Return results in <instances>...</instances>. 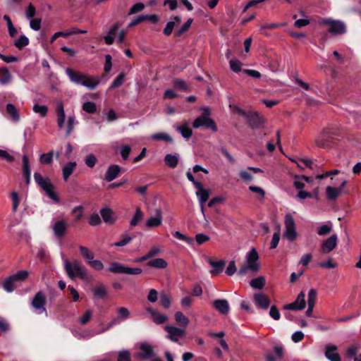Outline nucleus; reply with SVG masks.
<instances>
[{"instance_id":"4c0bfd02","label":"nucleus","mask_w":361,"mask_h":361,"mask_svg":"<svg viewBox=\"0 0 361 361\" xmlns=\"http://www.w3.org/2000/svg\"><path fill=\"white\" fill-rule=\"evenodd\" d=\"M317 300V292L314 289H310L308 293L307 305L314 306Z\"/></svg>"},{"instance_id":"c756f323","label":"nucleus","mask_w":361,"mask_h":361,"mask_svg":"<svg viewBox=\"0 0 361 361\" xmlns=\"http://www.w3.org/2000/svg\"><path fill=\"white\" fill-rule=\"evenodd\" d=\"M16 282V281H14L12 276H11L10 277L7 278L4 281V283H3L4 289L8 293L12 292L16 288V285H15Z\"/></svg>"},{"instance_id":"680f3d73","label":"nucleus","mask_w":361,"mask_h":361,"mask_svg":"<svg viewBox=\"0 0 361 361\" xmlns=\"http://www.w3.org/2000/svg\"><path fill=\"white\" fill-rule=\"evenodd\" d=\"M186 176H187L188 179L193 183V185L195 188H200V184H202V183L198 181H196L195 180V178L190 171H188L186 173Z\"/></svg>"},{"instance_id":"6e6552de","label":"nucleus","mask_w":361,"mask_h":361,"mask_svg":"<svg viewBox=\"0 0 361 361\" xmlns=\"http://www.w3.org/2000/svg\"><path fill=\"white\" fill-rule=\"evenodd\" d=\"M253 302L257 307L267 310L270 305V300L263 293H256L253 295Z\"/></svg>"},{"instance_id":"6e6d98bb","label":"nucleus","mask_w":361,"mask_h":361,"mask_svg":"<svg viewBox=\"0 0 361 361\" xmlns=\"http://www.w3.org/2000/svg\"><path fill=\"white\" fill-rule=\"evenodd\" d=\"M72 212L75 214V219L79 221L82 216L83 208L82 206H77L73 208Z\"/></svg>"},{"instance_id":"412c9836","label":"nucleus","mask_w":361,"mask_h":361,"mask_svg":"<svg viewBox=\"0 0 361 361\" xmlns=\"http://www.w3.org/2000/svg\"><path fill=\"white\" fill-rule=\"evenodd\" d=\"M93 293L96 298L104 299L107 296L106 289L102 283H99L93 288Z\"/></svg>"},{"instance_id":"79ce46f5","label":"nucleus","mask_w":361,"mask_h":361,"mask_svg":"<svg viewBox=\"0 0 361 361\" xmlns=\"http://www.w3.org/2000/svg\"><path fill=\"white\" fill-rule=\"evenodd\" d=\"M92 268H93L95 270L100 271L104 268L103 263L99 260V259H94L89 262L88 264Z\"/></svg>"},{"instance_id":"9d476101","label":"nucleus","mask_w":361,"mask_h":361,"mask_svg":"<svg viewBox=\"0 0 361 361\" xmlns=\"http://www.w3.org/2000/svg\"><path fill=\"white\" fill-rule=\"evenodd\" d=\"M337 235L334 234L324 240L322 244V252L327 254L334 250L337 245Z\"/></svg>"},{"instance_id":"a19ab883","label":"nucleus","mask_w":361,"mask_h":361,"mask_svg":"<svg viewBox=\"0 0 361 361\" xmlns=\"http://www.w3.org/2000/svg\"><path fill=\"white\" fill-rule=\"evenodd\" d=\"M193 299L189 296H185L181 298L180 303L184 309L190 308L192 306Z\"/></svg>"},{"instance_id":"f257e3e1","label":"nucleus","mask_w":361,"mask_h":361,"mask_svg":"<svg viewBox=\"0 0 361 361\" xmlns=\"http://www.w3.org/2000/svg\"><path fill=\"white\" fill-rule=\"evenodd\" d=\"M260 269L259 255L255 248H252L245 255V262L238 270V275L243 276L247 273H257Z\"/></svg>"},{"instance_id":"c03bdc74","label":"nucleus","mask_w":361,"mask_h":361,"mask_svg":"<svg viewBox=\"0 0 361 361\" xmlns=\"http://www.w3.org/2000/svg\"><path fill=\"white\" fill-rule=\"evenodd\" d=\"M269 316L274 320H279L281 317L279 310L276 306H271L269 310Z\"/></svg>"},{"instance_id":"bf43d9fd","label":"nucleus","mask_w":361,"mask_h":361,"mask_svg":"<svg viewBox=\"0 0 361 361\" xmlns=\"http://www.w3.org/2000/svg\"><path fill=\"white\" fill-rule=\"evenodd\" d=\"M337 264L332 262L331 259H329L327 262H322L319 264V267L322 268H335L336 267Z\"/></svg>"},{"instance_id":"2f4dec72","label":"nucleus","mask_w":361,"mask_h":361,"mask_svg":"<svg viewBox=\"0 0 361 361\" xmlns=\"http://www.w3.org/2000/svg\"><path fill=\"white\" fill-rule=\"evenodd\" d=\"M132 239L133 238L128 234L122 235L121 237V240L118 242L111 244V246H112V247H123V246L126 245L128 243H129L130 242H131Z\"/></svg>"},{"instance_id":"a211bd4d","label":"nucleus","mask_w":361,"mask_h":361,"mask_svg":"<svg viewBox=\"0 0 361 361\" xmlns=\"http://www.w3.org/2000/svg\"><path fill=\"white\" fill-rule=\"evenodd\" d=\"M76 166L75 161H68L62 166L63 178L65 181L69 178Z\"/></svg>"},{"instance_id":"864d4df0","label":"nucleus","mask_w":361,"mask_h":361,"mask_svg":"<svg viewBox=\"0 0 361 361\" xmlns=\"http://www.w3.org/2000/svg\"><path fill=\"white\" fill-rule=\"evenodd\" d=\"M304 338V334L300 331H298L293 334L291 338L294 343H298L300 341H302Z\"/></svg>"},{"instance_id":"a878e982","label":"nucleus","mask_w":361,"mask_h":361,"mask_svg":"<svg viewBox=\"0 0 361 361\" xmlns=\"http://www.w3.org/2000/svg\"><path fill=\"white\" fill-rule=\"evenodd\" d=\"M265 278L264 276H259L256 279H252L250 284V286L255 289L261 290L265 285Z\"/></svg>"},{"instance_id":"dca6fc26","label":"nucleus","mask_w":361,"mask_h":361,"mask_svg":"<svg viewBox=\"0 0 361 361\" xmlns=\"http://www.w3.org/2000/svg\"><path fill=\"white\" fill-rule=\"evenodd\" d=\"M121 172V168L117 165H111L106 170L105 173V180L111 182L116 178Z\"/></svg>"},{"instance_id":"5fc2aeb1","label":"nucleus","mask_w":361,"mask_h":361,"mask_svg":"<svg viewBox=\"0 0 361 361\" xmlns=\"http://www.w3.org/2000/svg\"><path fill=\"white\" fill-rule=\"evenodd\" d=\"M240 178L246 182L250 181L252 180V175L246 170H242L240 171Z\"/></svg>"},{"instance_id":"052dcab7","label":"nucleus","mask_w":361,"mask_h":361,"mask_svg":"<svg viewBox=\"0 0 361 361\" xmlns=\"http://www.w3.org/2000/svg\"><path fill=\"white\" fill-rule=\"evenodd\" d=\"M10 329L8 323L3 319H0V331L1 332L6 333Z\"/></svg>"},{"instance_id":"8fccbe9b","label":"nucleus","mask_w":361,"mask_h":361,"mask_svg":"<svg viewBox=\"0 0 361 361\" xmlns=\"http://www.w3.org/2000/svg\"><path fill=\"white\" fill-rule=\"evenodd\" d=\"M249 190L252 192L257 193L261 198H263L264 197L265 192L264 190L260 187L250 185L249 187Z\"/></svg>"},{"instance_id":"09e8293b","label":"nucleus","mask_w":361,"mask_h":361,"mask_svg":"<svg viewBox=\"0 0 361 361\" xmlns=\"http://www.w3.org/2000/svg\"><path fill=\"white\" fill-rule=\"evenodd\" d=\"M279 240H280V233H279V231H277V232L274 233L273 235L271 245H270V248L271 249L276 248L279 243Z\"/></svg>"},{"instance_id":"0e129e2a","label":"nucleus","mask_w":361,"mask_h":361,"mask_svg":"<svg viewBox=\"0 0 361 361\" xmlns=\"http://www.w3.org/2000/svg\"><path fill=\"white\" fill-rule=\"evenodd\" d=\"M298 196L299 198L302 200H305L306 198H310L312 197V194L310 192H308L305 190H299Z\"/></svg>"},{"instance_id":"ea45409f","label":"nucleus","mask_w":361,"mask_h":361,"mask_svg":"<svg viewBox=\"0 0 361 361\" xmlns=\"http://www.w3.org/2000/svg\"><path fill=\"white\" fill-rule=\"evenodd\" d=\"M160 302L164 308L168 309L171 306V298L166 294H161L160 296Z\"/></svg>"},{"instance_id":"423d86ee","label":"nucleus","mask_w":361,"mask_h":361,"mask_svg":"<svg viewBox=\"0 0 361 361\" xmlns=\"http://www.w3.org/2000/svg\"><path fill=\"white\" fill-rule=\"evenodd\" d=\"M45 296L42 292H38L32 301V306L37 314L46 313Z\"/></svg>"},{"instance_id":"58836bf2","label":"nucleus","mask_w":361,"mask_h":361,"mask_svg":"<svg viewBox=\"0 0 361 361\" xmlns=\"http://www.w3.org/2000/svg\"><path fill=\"white\" fill-rule=\"evenodd\" d=\"M92 316V311L90 310H87L80 317V323L82 325L86 324L88 322L90 321Z\"/></svg>"},{"instance_id":"f3484780","label":"nucleus","mask_w":361,"mask_h":361,"mask_svg":"<svg viewBox=\"0 0 361 361\" xmlns=\"http://www.w3.org/2000/svg\"><path fill=\"white\" fill-rule=\"evenodd\" d=\"M154 355V350L151 345L147 343H142L140 346V352L137 354L138 357L150 358Z\"/></svg>"},{"instance_id":"338daca9","label":"nucleus","mask_w":361,"mask_h":361,"mask_svg":"<svg viewBox=\"0 0 361 361\" xmlns=\"http://www.w3.org/2000/svg\"><path fill=\"white\" fill-rule=\"evenodd\" d=\"M274 352H275L276 356L278 358H281L283 355V349L282 346H281V345H276L274 347Z\"/></svg>"},{"instance_id":"bb28decb","label":"nucleus","mask_w":361,"mask_h":361,"mask_svg":"<svg viewBox=\"0 0 361 361\" xmlns=\"http://www.w3.org/2000/svg\"><path fill=\"white\" fill-rule=\"evenodd\" d=\"M310 178L306 176H302L301 178H296L294 180V186L298 190H302L304 188L306 187V183H310Z\"/></svg>"},{"instance_id":"4d7b16f0","label":"nucleus","mask_w":361,"mask_h":361,"mask_svg":"<svg viewBox=\"0 0 361 361\" xmlns=\"http://www.w3.org/2000/svg\"><path fill=\"white\" fill-rule=\"evenodd\" d=\"M157 291L154 289H151L149 291L148 295H147V300L151 302H154L157 300Z\"/></svg>"},{"instance_id":"7c9ffc66","label":"nucleus","mask_w":361,"mask_h":361,"mask_svg":"<svg viewBox=\"0 0 361 361\" xmlns=\"http://www.w3.org/2000/svg\"><path fill=\"white\" fill-rule=\"evenodd\" d=\"M333 229L332 224L328 222L326 224L322 225L317 229V233L319 235H325L331 232Z\"/></svg>"},{"instance_id":"9b49d317","label":"nucleus","mask_w":361,"mask_h":361,"mask_svg":"<svg viewBox=\"0 0 361 361\" xmlns=\"http://www.w3.org/2000/svg\"><path fill=\"white\" fill-rule=\"evenodd\" d=\"M207 262L212 267V269L210 271V274L212 276H219L221 274L226 265L224 260L214 261L209 258L207 259Z\"/></svg>"},{"instance_id":"e433bc0d","label":"nucleus","mask_w":361,"mask_h":361,"mask_svg":"<svg viewBox=\"0 0 361 361\" xmlns=\"http://www.w3.org/2000/svg\"><path fill=\"white\" fill-rule=\"evenodd\" d=\"M28 271L26 270H20L16 274L12 275L13 279L16 281H20L25 280L28 276Z\"/></svg>"},{"instance_id":"ddd939ff","label":"nucleus","mask_w":361,"mask_h":361,"mask_svg":"<svg viewBox=\"0 0 361 361\" xmlns=\"http://www.w3.org/2000/svg\"><path fill=\"white\" fill-rule=\"evenodd\" d=\"M197 192L196 195L198 198L201 210L204 211V204L208 200L209 197V190L203 188V185L200 184V188H196Z\"/></svg>"},{"instance_id":"c85d7f7f","label":"nucleus","mask_w":361,"mask_h":361,"mask_svg":"<svg viewBox=\"0 0 361 361\" xmlns=\"http://www.w3.org/2000/svg\"><path fill=\"white\" fill-rule=\"evenodd\" d=\"M174 318L176 323L180 325L187 326L189 324V319L181 312H176Z\"/></svg>"},{"instance_id":"2eb2a0df","label":"nucleus","mask_w":361,"mask_h":361,"mask_svg":"<svg viewBox=\"0 0 361 361\" xmlns=\"http://www.w3.org/2000/svg\"><path fill=\"white\" fill-rule=\"evenodd\" d=\"M212 305L213 307L222 314H227L230 310L229 303L225 299L215 300Z\"/></svg>"},{"instance_id":"c9c22d12","label":"nucleus","mask_w":361,"mask_h":361,"mask_svg":"<svg viewBox=\"0 0 361 361\" xmlns=\"http://www.w3.org/2000/svg\"><path fill=\"white\" fill-rule=\"evenodd\" d=\"M108 269L114 273L124 274L125 266L117 262H114L109 267Z\"/></svg>"},{"instance_id":"0eeeda50","label":"nucleus","mask_w":361,"mask_h":361,"mask_svg":"<svg viewBox=\"0 0 361 361\" xmlns=\"http://www.w3.org/2000/svg\"><path fill=\"white\" fill-rule=\"evenodd\" d=\"M305 295L303 292H300L296 300L291 303L287 304L284 306L285 310H301L305 307Z\"/></svg>"},{"instance_id":"37998d69","label":"nucleus","mask_w":361,"mask_h":361,"mask_svg":"<svg viewBox=\"0 0 361 361\" xmlns=\"http://www.w3.org/2000/svg\"><path fill=\"white\" fill-rule=\"evenodd\" d=\"M101 222L100 216L97 214H92L89 218V224L92 226H98Z\"/></svg>"},{"instance_id":"4be33fe9","label":"nucleus","mask_w":361,"mask_h":361,"mask_svg":"<svg viewBox=\"0 0 361 361\" xmlns=\"http://www.w3.org/2000/svg\"><path fill=\"white\" fill-rule=\"evenodd\" d=\"M100 214L106 224H111L114 222L113 218V211L109 208H103L100 211Z\"/></svg>"},{"instance_id":"3c124183","label":"nucleus","mask_w":361,"mask_h":361,"mask_svg":"<svg viewBox=\"0 0 361 361\" xmlns=\"http://www.w3.org/2000/svg\"><path fill=\"white\" fill-rule=\"evenodd\" d=\"M209 240V237L207 235L199 233L195 236V240L197 244L201 245Z\"/></svg>"},{"instance_id":"39448f33","label":"nucleus","mask_w":361,"mask_h":361,"mask_svg":"<svg viewBox=\"0 0 361 361\" xmlns=\"http://www.w3.org/2000/svg\"><path fill=\"white\" fill-rule=\"evenodd\" d=\"M164 330L167 333L166 338L175 343H178L179 338H182L185 333V330L171 325L165 326Z\"/></svg>"},{"instance_id":"72a5a7b5","label":"nucleus","mask_w":361,"mask_h":361,"mask_svg":"<svg viewBox=\"0 0 361 361\" xmlns=\"http://www.w3.org/2000/svg\"><path fill=\"white\" fill-rule=\"evenodd\" d=\"M173 235L176 238H177V239H178L180 240H183V241L185 242L189 245H192L193 243H194V240L192 238H188V237L185 236V235H183V233H181L179 231L173 232Z\"/></svg>"},{"instance_id":"f704fd0d","label":"nucleus","mask_w":361,"mask_h":361,"mask_svg":"<svg viewBox=\"0 0 361 361\" xmlns=\"http://www.w3.org/2000/svg\"><path fill=\"white\" fill-rule=\"evenodd\" d=\"M152 319L156 324H160L165 322L167 320L168 317L165 314H163L157 311L154 313V314L152 317Z\"/></svg>"},{"instance_id":"b1692460","label":"nucleus","mask_w":361,"mask_h":361,"mask_svg":"<svg viewBox=\"0 0 361 361\" xmlns=\"http://www.w3.org/2000/svg\"><path fill=\"white\" fill-rule=\"evenodd\" d=\"M144 212L141 210L140 208H137L135 209V214L130 222V227L136 226L140 221H141L144 218Z\"/></svg>"},{"instance_id":"13d9d810","label":"nucleus","mask_w":361,"mask_h":361,"mask_svg":"<svg viewBox=\"0 0 361 361\" xmlns=\"http://www.w3.org/2000/svg\"><path fill=\"white\" fill-rule=\"evenodd\" d=\"M312 255L310 253L305 254L302 256L300 263L303 266H307L312 259Z\"/></svg>"},{"instance_id":"20e7f679","label":"nucleus","mask_w":361,"mask_h":361,"mask_svg":"<svg viewBox=\"0 0 361 361\" xmlns=\"http://www.w3.org/2000/svg\"><path fill=\"white\" fill-rule=\"evenodd\" d=\"M286 231L284 236L290 241H293L297 237L295 231V224L293 217L290 214H287L285 216Z\"/></svg>"},{"instance_id":"4468645a","label":"nucleus","mask_w":361,"mask_h":361,"mask_svg":"<svg viewBox=\"0 0 361 361\" xmlns=\"http://www.w3.org/2000/svg\"><path fill=\"white\" fill-rule=\"evenodd\" d=\"M54 233L58 238H61L66 233L67 224L64 220L58 221L52 226Z\"/></svg>"},{"instance_id":"6ab92c4d","label":"nucleus","mask_w":361,"mask_h":361,"mask_svg":"<svg viewBox=\"0 0 361 361\" xmlns=\"http://www.w3.org/2000/svg\"><path fill=\"white\" fill-rule=\"evenodd\" d=\"M341 194V188H336L333 186H327L326 188V196L329 200H336Z\"/></svg>"},{"instance_id":"473e14b6","label":"nucleus","mask_w":361,"mask_h":361,"mask_svg":"<svg viewBox=\"0 0 361 361\" xmlns=\"http://www.w3.org/2000/svg\"><path fill=\"white\" fill-rule=\"evenodd\" d=\"M11 197L12 200V210L16 212L18 209V207L20 202V197L18 193L16 191H13L11 193Z\"/></svg>"},{"instance_id":"a18cd8bd","label":"nucleus","mask_w":361,"mask_h":361,"mask_svg":"<svg viewBox=\"0 0 361 361\" xmlns=\"http://www.w3.org/2000/svg\"><path fill=\"white\" fill-rule=\"evenodd\" d=\"M117 361H130V353L128 350H122L118 353Z\"/></svg>"},{"instance_id":"f03ea898","label":"nucleus","mask_w":361,"mask_h":361,"mask_svg":"<svg viewBox=\"0 0 361 361\" xmlns=\"http://www.w3.org/2000/svg\"><path fill=\"white\" fill-rule=\"evenodd\" d=\"M64 270L69 279L73 280L78 277L82 280H87V271L77 260L70 262L67 259H63Z\"/></svg>"},{"instance_id":"f8f14e48","label":"nucleus","mask_w":361,"mask_h":361,"mask_svg":"<svg viewBox=\"0 0 361 361\" xmlns=\"http://www.w3.org/2000/svg\"><path fill=\"white\" fill-rule=\"evenodd\" d=\"M337 346L333 344H328L325 347V357L329 361H341V357L337 351Z\"/></svg>"},{"instance_id":"5701e85b","label":"nucleus","mask_w":361,"mask_h":361,"mask_svg":"<svg viewBox=\"0 0 361 361\" xmlns=\"http://www.w3.org/2000/svg\"><path fill=\"white\" fill-rule=\"evenodd\" d=\"M23 175L27 185H29L31 180V170L28 159H24L23 164Z\"/></svg>"},{"instance_id":"7ed1b4c3","label":"nucleus","mask_w":361,"mask_h":361,"mask_svg":"<svg viewBox=\"0 0 361 361\" xmlns=\"http://www.w3.org/2000/svg\"><path fill=\"white\" fill-rule=\"evenodd\" d=\"M34 178L37 184L46 192L50 199L56 202L59 201L50 179L42 176L39 173H34Z\"/></svg>"},{"instance_id":"603ef678","label":"nucleus","mask_w":361,"mask_h":361,"mask_svg":"<svg viewBox=\"0 0 361 361\" xmlns=\"http://www.w3.org/2000/svg\"><path fill=\"white\" fill-rule=\"evenodd\" d=\"M161 249L160 246L154 245L152 247H151V249L147 254L148 255L149 258H152V257L159 255L161 252Z\"/></svg>"},{"instance_id":"de8ad7c7","label":"nucleus","mask_w":361,"mask_h":361,"mask_svg":"<svg viewBox=\"0 0 361 361\" xmlns=\"http://www.w3.org/2000/svg\"><path fill=\"white\" fill-rule=\"evenodd\" d=\"M236 266L235 261L232 260L229 262L228 266L226 270V274L228 276H233L236 272Z\"/></svg>"},{"instance_id":"49530a36","label":"nucleus","mask_w":361,"mask_h":361,"mask_svg":"<svg viewBox=\"0 0 361 361\" xmlns=\"http://www.w3.org/2000/svg\"><path fill=\"white\" fill-rule=\"evenodd\" d=\"M142 272L140 268H131L125 267L124 274L130 275H139Z\"/></svg>"},{"instance_id":"e2e57ef3","label":"nucleus","mask_w":361,"mask_h":361,"mask_svg":"<svg viewBox=\"0 0 361 361\" xmlns=\"http://www.w3.org/2000/svg\"><path fill=\"white\" fill-rule=\"evenodd\" d=\"M295 161V163L298 164V166L302 167L301 165L303 164L305 166H309L312 164L311 159H294Z\"/></svg>"},{"instance_id":"1a4fd4ad","label":"nucleus","mask_w":361,"mask_h":361,"mask_svg":"<svg viewBox=\"0 0 361 361\" xmlns=\"http://www.w3.org/2000/svg\"><path fill=\"white\" fill-rule=\"evenodd\" d=\"M155 216H150L145 222V226L148 228L159 227L163 221L162 212L160 209H156Z\"/></svg>"},{"instance_id":"393cba45","label":"nucleus","mask_w":361,"mask_h":361,"mask_svg":"<svg viewBox=\"0 0 361 361\" xmlns=\"http://www.w3.org/2000/svg\"><path fill=\"white\" fill-rule=\"evenodd\" d=\"M147 265L150 267L165 269L167 267L168 263L165 259L162 258H157L149 261Z\"/></svg>"},{"instance_id":"cd10ccee","label":"nucleus","mask_w":361,"mask_h":361,"mask_svg":"<svg viewBox=\"0 0 361 361\" xmlns=\"http://www.w3.org/2000/svg\"><path fill=\"white\" fill-rule=\"evenodd\" d=\"M116 313L118 314V317L116 319H117V324L119 322V321L127 319L130 317V311L126 307L118 308L116 310Z\"/></svg>"},{"instance_id":"69168bd1","label":"nucleus","mask_w":361,"mask_h":361,"mask_svg":"<svg viewBox=\"0 0 361 361\" xmlns=\"http://www.w3.org/2000/svg\"><path fill=\"white\" fill-rule=\"evenodd\" d=\"M117 324V319H114L111 322H110L104 328H103L102 330H100L97 334H102L106 331H108L109 329H111L114 325Z\"/></svg>"},{"instance_id":"aec40b11","label":"nucleus","mask_w":361,"mask_h":361,"mask_svg":"<svg viewBox=\"0 0 361 361\" xmlns=\"http://www.w3.org/2000/svg\"><path fill=\"white\" fill-rule=\"evenodd\" d=\"M78 248L82 257L85 260L87 264H89V262L92 260L94 257V254L93 252L91 251L88 247L82 245L79 246Z\"/></svg>"},{"instance_id":"774afa93","label":"nucleus","mask_w":361,"mask_h":361,"mask_svg":"<svg viewBox=\"0 0 361 361\" xmlns=\"http://www.w3.org/2000/svg\"><path fill=\"white\" fill-rule=\"evenodd\" d=\"M71 294L73 298V302H77L79 300V294L75 288L73 287H68Z\"/></svg>"}]
</instances>
